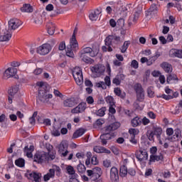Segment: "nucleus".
<instances>
[{
    "mask_svg": "<svg viewBox=\"0 0 182 182\" xmlns=\"http://www.w3.org/2000/svg\"><path fill=\"white\" fill-rule=\"evenodd\" d=\"M46 149L48 151V152H46L47 154H54L53 152H52V150H53V146H52L50 144H46Z\"/></svg>",
    "mask_w": 182,
    "mask_h": 182,
    "instance_id": "49",
    "label": "nucleus"
},
{
    "mask_svg": "<svg viewBox=\"0 0 182 182\" xmlns=\"http://www.w3.org/2000/svg\"><path fill=\"white\" fill-rule=\"evenodd\" d=\"M66 170H67L68 174H69L70 176H75V174H77L76 173L75 168L72 166H67Z\"/></svg>",
    "mask_w": 182,
    "mask_h": 182,
    "instance_id": "42",
    "label": "nucleus"
},
{
    "mask_svg": "<svg viewBox=\"0 0 182 182\" xmlns=\"http://www.w3.org/2000/svg\"><path fill=\"white\" fill-rule=\"evenodd\" d=\"M46 28L48 35H53V33H55L56 26L53 23L48 22L46 25Z\"/></svg>",
    "mask_w": 182,
    "mask_h": 182,
    "instance_id": "29",
    "label": "nucleus"
},
{
    "mask_svg": "<svg viewBox=\"0 0 182 182\" xmlns=\"http://www.w3.org/2000/svg\"><path fill=\"white\" fill-rule=\"evenodd\" d=\"M146 136L149 140V141H154V136H156L153 131L148 130L146 132Z\"/></svg>",
    "mask_w": 182,
    "mask_h": 182,
    "instance_id": "43",
    "label": "nucleus"
},
{
    "mask_svg": "<svg viewBox=\"0 0 182 182\" xmlns=\"http://www.w3.org/2000/svg\"><path fill=\"white\" fill-rule=\"evenodd\" d=\"M127 174L132 176V177H134V176H136V170L133 168H129Z\"/></svg>",
    "mask_w": 182,
    "mask_h": 182,
    "instance_id": "58",
    "label": "nucleus"
},
{
    "mask_svg": "<svg viewBox=\"0 0 182 182\" xmlns=\"http://www.w3.org/2000/svg\"><path fill=\"white\" fill-rule=\"evenodd\" d=\"M122 126L120 122H112L102 128L103 134H101V136H103V137L107 141V140H112V139H114L115 134L114 132L115 130H117Z\"/></svg>",
    "mask_w": 182,
    "mask_h": 182,
    "instance_id": "1",
    "label": "nucleus"
},
{
    "mask_svg": "<svg viewBox=\"0 0 182 182\" xmlns=\"http://www.w3.org/2000/svg\"><path fill=\"white\" fill-rule=\"evenodd\" d=\"M24 176L26 177L28 180L33 179V181L35 182L42 181V173L28 169L26 173L24 174Z\"/></svg>",
    "mask_w": 182,
    "mask_h": 182,
    "instance_id": "6",
    "label": "nucleus"
},
{
    "mask_svg": "<svg viewBox=\"0 0 182 182\" xmlns=\"http://www.w3.org/2000/svg\"><path fill=\"white\" fill-rule=\"evenodd\" d=\"M22 21L18 18H12L9 21V28L8 31H15L22 25Z\"/></svg>",
    "mask_w": 182,
    "mask_h": 182,
    "instance_id": "12",
    "label": "nucleus"
},
{
    "mask_svg": "<svg viewBox=\"0 0 182 182\" xmlns=\"http://www.w3.org/2000/svg\"><path fill=\"white\" fill-rule=\"evenodd\" d=\"M11 38H12L11 31L8 30L6 26H3L0 31V42H8Z\"/></svg>",
    "mask_w": 182,
    "mask_h": 182,
    "instance_id": "9",
    "label": "nucleus"
},
{
    "mask_svg": "<svg viewBox=\"0 0 182 182\" xmlns=\"http://www.w3.org/2000/svg\"><path fill=\"white\" fill-rule=\"evenodd\" d=\"M129 169L126 165H122L119 168V176L120 177H126L127 176Z\"/></svg>",
    "mask_w": 182,
    "mask_h": 182,
    "instance_id": "33",
    "label": "nucleus"
},
{
    "mask_svg": "<svg viewBox=\"0 0 182 182\" xmlns=\"http://www.w3.org/2000/svg\"><path fill=\"white\" fill-rule=\"evenodd\" d=\"M103 166L106 168H109V167H112V162L110 161V160L106 159L103 161Z\"/></svg>",
    "mask_w": 182,
    "mask_h": 182,
    "instance_id": "57",
    "label": "nucleus"
},
{
    "mask_svg": "<svg viewBox=\"0 0 182 182\" xmlns=\"http://www.w3.org/2000/svg\"><path fill=\"white\" fill-rule=\"evenodd\" d=\"M110 180L112 182H119V169L116 166L110 169Z\"/></svg>",
    "mask_w": 182,
    "mask_h": 182,
    "instance_id": "17",
    "label": "nucleus"
},
{
    "mask_svg": "<svg viewBox=\"0 0 182 182\" xmlns=\"http://www.w3.org/2000/svg\"><path fill=\"white\" fill-rule=\"evenodd\" d=\"M117 25L119 28H123L124 26V18H121L117 20Z\"/></svg>",
    "mask_w": 182,
    "mask_h": 182,
    "instance_id": "53",
    "label": "nucleus"
},
{
    "mask_svg": "<svg viewBox=\"0 0 182 182\" xmlns=\"http://www.w3.org/2000/svg\"><path fill=\"white\" fill-rule=\"evenodd\" d=\"M128 133L129 134L131 137L129 139L130 143L135 145L137 144V139H136V136H137V134L140 133V131L139 130V129L130 128L129 129Z\"/></svg>",
    "mask_w": 182,
    "mask_h": 182,
    "instance_id": "14",
    "label": "nucleus"
},
{
    "mask_svg": "<svg viewBox=\"0 0 182 182\" xmlns=\"http://www.w3.org/2000/svg\"><path fill=\"white\" fill-rule=\"evenodd\" d=\"M103 147L104 146H95L94 147V151L98 154L103 153Z\"/></svg>",
    "mask_w": 182,
    "mask_h": 182,
    "instance_id": "60",
    "label": "nucleus"
},
{
    "mask_svg": "<svg viewBox=\"0 0 182 182\" xmlns=\"http://www.w3.org/2000/svg\"><path fill=\"white\" fill-rule=\"evenodd\" d=\"M133 106H134V109H135L136 110H143V107H141L140 106V105L139 104V102H137V101H136L135 102H134Z\"/></svg>",
    "mask_w": 182,
    "mask_h": 182,
    "instance_id": "63",
    "label": "nucleus"
},
{
    "mask_svg": "<svg viewBox=\"0 0 182 182\" xmlns=\"http://www.w3.org/2000/svg\"><path fill=\"white\" fill-rule=\"evenodd\" d=\"M56 156L55 154H49L45 151L36 152L34 155L35 163H38V164H46L49 163V161H52V160H55Z\"/></svg>",
    "mask_w": 182,
    "mask_h": 182,
    "instance_id": "3",
    "label": "nucleus"
},
{
    "mask_svg": "<svg viewBox=\"0 0 182 182\" xmlns=\"http://www.w3.org/2000/svg\"><path fill=\"white\" fill-rule=\"evenodd\" d=\"M18 96V92H10L8 95V101L10 105H12L14 99L16 98Z\"/></svg>",
    "mask_w": 182,
    "mask_h": 182,
    "instance_id": "35",
    "label": "nucleus"
},
{
    "mask_svg": "<svg viewBox=\"0 0 182 182\" xmlns=\"http://www.w3.org/2000/svg\"><path fill=\"white\" fill-rule=\"evenodd\" d=\"M37 86L38 87V92H50L52 90L49 85L45 84L43 82H37Z\"/></svg>",
    "mask_w": 182,
    "mask_h": 182,
    "instance_id": "21",
    "label": "nucleus"
},
{
    "mask_svg": "<svg viewBox=\"0 0 182 182\" xmlns=\"http://www.w3.org/2000/svg\"><path fill=\"white\" fill-rule=\"evenodd\" d=\"M161 68H162L166 73H171V72H173V66L167 62L162 63L161 64Z\"/></svg>",
    "mask_w": 182,
    "mask_h": 182,
    "instance_id": "24",
    "label": "nucleus"
},
{
    "mask_svg": "<svg viewBox=\"0 0 182 182\" xmlns=\"http://www.w3.org/2000/svg\"><path fill=\"white\" fill-rule=\"evenodd\" d=\"M33 18H34L35 23H38V25H41L42 22H43V21L42 20V15H41V14H35L33 16Z\"/></svg>",
    "mask_w": 182,
    "mask_h": 182,
    "instance_id": "39",
    "label": "nucleus"
},
{
    "mask_svg": "<svg viewBox=\"0 0 182 182\" xmlns=\"http://www.w3.org/2000/svg\"><path fill=\"white\" fill-rule=\"evenodd\" d=\"M156 14H157V6L155 4H153L146 11V16H153Z\"/></svg>",
    "mask_w": 182,
    "mask_h": 182,
    "instance_id": "26",
    "label": "nucleus"
},
{
    "mask_svg": "<svg viewBox=\"0 0 182 182\" xmlns=\"http://www.w3.org/2000/svg\"><path fill=\"white\" fill-rule=\"evenodd\" d=\"M105 101L107 102V103L109 104V106L112 105H114V98H113V97L112 96H107L105 98Z\"/></svg>",
    "mask_w": 182,
    "mask_h": 182,
    "instance_id": "52",
    "label": "nucleus"
},
{
    "mask_svg": "<svg viewBox=\"0 0 182 182\" xmlns=\"http://www.w3.org/2000/svg\"><path fill=\"white\" fill-rule=\"evenodd\" d=\"M105 46H108V52H112L113 48L116 49V48H119L122 43H123V39L116 34L109 35L106 37L105 40Z\"/></svg>",
    "mask_w": 182,
    "mask_h": 182,
    "instance_id": "2",
    "label": "nucleus"
},
{
    "mask_svg": "<svg viewBox=\"0 0 182 182\" xmlns=\"http://www.w3.org/2000/svg\"><path fill=\"white\" fill-rule=\"evenodd\" d=\"M136 102H143L144 100V92H136Z\"/></svg>",
    "mask_w": 182,
    "mask_h": 182,
    "instance_id": "40",
    "label": "nucleus"
},
{
    "mask_svg": "<svg viewBox=\"0 0 182 182\" xmlns=\"http://www.w3.org/2000/svg\"><path fill=\"white\" fill-rule=\"evenodd\" d=\"M166 94H160L159 95H156V97L164 99V100H171V99H174V97H178V92H166Z\"/></svg>",
    "mask_w": 182,
    "mask_h": 182,
    "instance_id": "16",
    "label": "nucleus"
},
{
    "mask_svg": "<svg viewBox=\"0 0 182 182\" xmlns=\"http://www.w3.org/2000/svg\"><path fill=\"white\" fill-rule=\"evenodd\" d=\"M139 16H140V11H135L134 14L129 17V19L128 20V25L129 26H132L134 23H136L137 22V20L139 19Z\"/></svg>",
    "mask_w": 182,
    "mask_h": 182,
    "instance_id": "22",
    "label": "nucleus"
},
{
    "mask_svg": "<svg viewBox=\"0 0 182 182\" xmlns=\"http://www.w3.org/2000/svg\"><path fill=\"white\" fill-rule=\"evenodd\" d=\"M154 134L156 135V139H161V134H163V129L161 127L154 126L153 127Z\"/></svg>",
    "mask_w": 182,
    "mask_h": 182,
    "instance_id": "25",
    "label": "nucleus"
},
{
    "mask_svg": "<svg viewBox=\"0 0 182 182\" xmlns=\"http://www.w3.org/2000/svg\"><path fill=\"white\" fill-rule=\"evenodd\" d=\"M21 12H33V8L29 4H23V6L21 8Z\"/></svg>",
    "mask_w": 182,
    "mask_h": 182,
    "instance_id": "34",
    "label": "nucleus"
},
{
    "mask_svg": "<svg viewBox=\"0 0 182 182\" xmlns=\"http://www.w3.org/2000/svg\"><path fill=\"white\" fill-rule=\"evenodd\" d=\"M86 130L83 128H80L77 129L73 134V139H77L83 136L84 133H85Z\"/></svg>",
    "mask_w": 182,
    "mask_h": 182,
    "instance_id": "32",
    "label": "nucleus"
},
{
    "mask_svg": "<svg viewBox=\"0 0 182 182\" xmlns=\"http://www.w3.org/2000/svg\"><path fill=\"white\" fill-rule=\"evenodd\" d=\"M106 112V107H102L97 112V116L100 117H103L105 116Z\"/></svg>",
    "mask_w": 182,
    "mask_h": 182,
    "instance_id": "45",
    "label": "nucleus"
},
{
    "mask_svg": "<svg viewBox=\"0 0 182 182\" xmlns=\"http://www.w3.org/2000/svg\"><path fill=\"white\" fill-rule=\"evenodd\" d=\"M58 49L60 50H65V49H66V43H65V41H62L60 43Z\"/></svg>",
    "mask_w": 182,
    "mask_h": 182,
    "instance_id": "61",
    "label": "nucleus"
},
{
    "mask_svg": "<svg viewBox=\"0 0 182 182\" xmlns=\"http://www.w3.org/2000/svg\"><path fill=\"white\" fill-rule=\"evenodd\" d=\"M131 125L132 127H137L139 126H141V119L138 116L134 117L131 120Z\"/></svg>",
    "mask_w": 182,
    "mask_h": 182,
    "instance_id": "31",
    "label": "nucleus"
},
{
    "mask_svg": "<svg viewBox=\"0 0 182 182\" xmlns=\"http://www.w3.org/2000/svg\"><path fill=\"white\" fill-rule=\"evenodd\" d=\"M132 4H127V6H122L121 2L114 3L112 6L114 12H117L124 17L127 16V12L130 11Z\"/></svg>",
    "mask_w": 182,
    "mask_h": 182,
    "instance_id": "5",
    "label": "nucleus"
},
{
    "mask_svg": "<svg viewBox=\"0 0 182 182\" xmlns=\"http://www.w3.org/2000/svg\"><path fill=\"white\" fill-rule=\"evenodd\" d=\"M16 73H18V69L14 67H10L4 72L2 79L6 80L7 79H9V77L16 76Z\"/></svg>",
    "mask_w": 182,
    "mask_h": 182,
    "instance_id": "10",
    "label": "nucleus"
},
{
    "mask_svg": "<svg viewBox=\"0 0 182 182\" xmlns=\"http://www.w3.org/2000/svg\"><path fill=\"white\" fill-rule=\"evenodd\" d=\"M101 68L102 65H96L91 68V71H92L93 73H102V70L100 69Z\"/></svg>",
    "mask_w": 182,
    "mask_h": 182,
    "instance_id": "41",
    "label": "nucleus"
},
{
    "mask_svg": "<svg viewBox=\"0 0 182 182\" xmlns=\"http://www.w3.org/2000/svg\"><path fill=\"white\" fill-rule=\"evenodd\" d=\"M102 14V11H99V9H96L94 11L91 12L89 15V18L90 21H97V18H99V15Z\"/></svg>",
    "mask_w": 182,
    "mask_h": 182,
    "instance_id": "28",
    "label": "nucleus"
},
{
    "mask_svg": "<svg viewBox=\"0 0 182 182\" xmlns=\"http://www.w3.org/2000/svg\"><path fill=\"white\" fill-rule=\"evenodd\" d=\"M116 96H119L121 99H124L126 97V92H115Z\"/></svg>",
    "mask_w": 182,
    "mask_h": 182,
    "instance_id": "59",
    "label": "nucleus"
},
{
    "mask_svg": "<svg viewBox=\"0 0 182 182\" xmlns=\"http://www.w3.org/2000/svg\"><path fill=\"white\" fill-rule=\"evenodd\" d=\"M102 174L103 171L102 170V168L99 166H96L92 170H87V176L90 177L91 181L103 182V179L102 178Z\"/></svg>",
    "mask_w": 182,
    "mask_h": 182,
    "instance_id": "4",
    "label": "nucleus"
},
{
    "mask_svg": "<svg viewBox=\"0 0 182 182\" xmlns=\"http://www.w3.org/2000/svg\"><path fill=\"white\" fill-rule=\"evenodd\" d=\"M77 178H79V175L77 174H75L74 176H70L69 182H80Z\"/></svg>",
    "mask_w": 182,
    "mask_h": 182,
    "instance_id": "51",
    "label": "nucleus"
},
{
    "mask_svg": "<svg viewBox=\"0 0 182 182\" xmlns=\"http://www.w3.org/2000/svg\"><path fill=\"white\" fill-rule=\"evenodd\" d=\"M73 76L75 80V83H77L78 86L83 85V74L82 73V68L75 67L73 70Z\"/></svg>",
    "mask_w": 182,
    "mask_h": 182,
    "instance_id": "7",
    "label": "nucleus"
},
{
    "mask_svg": "<svg viewBox=\"0 0 182 182\" xmlns=\"http://www.w3.org/2000/svg\"><path fill=\"white\" fill-rule=\"evenodd\" d=\"M68 46H69V48H70L73 50H76V49H78L79 44H77V41H76V36L75 34H73L70 45Z\"/></svg>",
    "mask_w": 182,
    "mask_h": 182,
    "instance_id": "23",
    "label": "nucleus"
},
{
    "mask_svg": "<svg viewBox=\"0 0 182 182\" xmlns=\"http://www.w3.org/2000/svg\"><path fill=\"white\" fill-rule=\"evenodd\" d=\"M38 99L40 100V102H42V103H45L48 99H52L53 96L52 94H48V92H38Z\"/></svg>",
    "mask_w": 182,
    "mask_h": 182,
    "instance_id": "18",
    "label": "nucleus"
},
{
    "mask_svg": "<svg viewBox=\"0 0 182 182\" xmlns=\"http://www.w3.org/2000/svg\"><path fill=\"white\" fill-rule=\"evenodd\" d=\"M85 86L88 87L86 88L87 92H93V90H92V87H93V83H92V81H90V80L85 79Z\"/></svg>",
    "mask_w": 182,
    "mask_h": 182,
    "instance_id": "36",
    "label": "nucleus"
},
{
    "mask_svg": "<svg viewBox=\"0 0 182 182\" xmlns=\"http://www.w3.org/2000/svg\"><path fill=\"white\" fill-rule=\"evenodd\" d=\"M79 57L80 58L82 62L85 63H93V60L90 57L86 55L85 53H79Z\"/></svg>",
    "mask_w": 182,
    "mask_h": 182,
    "instance_id": "30",
    "label": "nucleus"
},
{
    "mask_svg": "<svg viewBox=\"0 0 182 182\" xmlns=\"http://www.w3.org/2000/svg\"><path fill=\"white\" fill-rule=\"evenodd\" d=\"M174 54L176 58H182V50H177L175 51Z\"/></svg>",
    "mask_w": 182,
    "mask_h": 182,
    "instance_id": "64",
    "label": "nucleus"
},
{
    "mask_svg": "<svg viewBox=\"0 0 182 182\" xmlns=\"http://www.w3.org/2000/svg\"><path fill=\"white\" fill-rule=\"evenodd\" d=\"M54 170H55V173L57 176V177H60V175L62 174V170L60 169V167L55 165L54 166Z\"/></svg>",
    "mask_w": 182,
    "mask_h": 182,
    "instance_id": "48",
    "label": "nucleus"
},
{
    "mask_svg": "<svg viewBox=\"0 0 182 182\" xmlns=\"http://www.w3.org/2000/svg\"><path fill=\"white\" fill-rule=\"evenodd\" d=\"M134 89L135 92H142L143 91V87H141V84L140 83H136L134 86Z\"/></svg>",
    "mask_w": 182,
    "mask_h": 182,
    "instance_id": "54",
    "label": "nucleus"
},
{
    "mask_svg": "<svg viewBox=\"0 0 182 182\" xmlns=\"http://www.w3.org/2000/svg\"><path fill=\"white\" fill-rule=\"evenodd\" d=\"M141 122L144 126H147L149 123H150V119H149L147 117H144L142 119H141Z\"/></svg>",
    "mask_w": 182,
    "mask_h": 182,
    "instance_id": "62",
    "label": "nucleus"
},
{
    "mask_svg": "<svg viewBox=\"0 0 182 182\" xmlns=\"http://www.w3.org/2000/svg\"><path fill=\"white\" fill-rule=\"evenodd\" d=\"M129 45H130V41H125L124 43L123 46L121 48L122 53H126V50H127Z\"/></svg>",
    "mask_w": 182,
    "mask_h": 182,
    "instance_id": "44",
    "label": "nucleus"
},
{
    "mask_svg": "<svg viewBox=\"0 0 182 182\" xmlns=\"http://www.w3.org/2000/svg\"><path fill=\"white\" fill-rule=\"evenodd\" d=\"M77 170L78 173L83 174V173L86 171V166H85V164H82V161H80V164L77 166Z\"/></svg>",
    "mask_w": 182,
    "mask_h": 182,
    "instance_id": "37",
    "label": "nucleus"
},
{
    "mask_svg": "<svg viewBox=\"0 0 182 182\" xmlns=\"http://www.w3.org/2000/svg\"><path fill=\"white\" fill-rule=\"evenodd\" d=\"M80 53H84L86 55V53H89L90 56L91 58H95V56H97L99 54V48H92L90 47H85L84 48Z\"/></svg>",
    "mask_w": 182,
    "mask_h": 182,
    "instance_id": "15",
    "label": "nucleus"
},
{
    "mask_svg": "<svg viewBox=\"0 0 182 182\" xmlns=\"http://www.w3.org/2000/svg\"><path fill=\"white\" fill-rule=\"evenodd\" d=\"M15 164L17 167H25V159L19 158L15 161Z\"/></svg>",
    "mask_w": 182,
    "mask_h": 182,
    "instance_id": "38",
    "label": "nucleus"
},
{
    "mask_svg": "<svg viewBox=\"0 0 182 182\" xmlns=\"http://www.w3.org/2000/svg\"><path fill=\"white\" fill-rule=\"evenodd\" d=\"M131 68H133L134 69H139V62L136 60H133L131 62Z\"/></svg>",
    "mask_w": 182,
    "mask_h": 182,
    "instance_id": "56",
    "label": "nucleus"
},
{
    "mask_svg": "<svg viewBox=\"0 0 182 182\" xmlns=\"http://www.w3.org/2000/svg\"><path fill=\"white\" fill-rule=\"evenodd\" d=\"M91 164L93 166H97L99 164V160H97V156L93 155L91 159Z\"/></svg>",
    "mask_w": 182,
    "mask_h": 182,
    "instance_id": "50",
    "label": "nucleus"
},
{
    "mask_svg": "<svg viewBox=\"0 0 182 182\" xmlns=\"http://www.w3.org/2000/svg\"><path fill=\"white\" fill-rule=\"evenodd\" d=\"M80 102H81L80 96L71 97L63 101V106L64 107H75L79 105Z\"/></svg>",
    "mask_w": 182,
    "mask_h": 182,
    "instance_id": "8",
    "label": "nucleus"
},
{
    "mask_svg": "<svg viewBox=\"0 0 182 182\" xmlns=\"http://www.w3.org/2000/svg\"><path fill=\"white\" fill-rule=\"evenodd\" d=\"M50 50H52V46L49 43H44L37 48L36 52L39 53V55L44 56L45 55H48Z\"/></svg>",
    "mask_w": 182,
    "mask_h": 182,
    "instance_id": "11",
    "label": "nucleus"
},
{
    "mask_svg": "<svg viewBox=\"0 0 182 182\" xmlns=\"http://www.w3.org/2000/svg\"><path fill=\"white\" fill-rule=\"evenodd\" d=\"M78 105L75 107H74L73 109H71V113L73 114H78V113H83L85 110H86V106L87 104L85 102H80Z\"/></svg>",
    "mask_w": 182,
    "mask_h": 182,
    "instance_id": "13",
    "label": "nucleus"
},
{
    "mask_svg": "<svg viewBox=\"0 0 182 182\" xmlns=\"http://www.w3.org/2000/svg\"><path fill=\"white\" fill-rule=\"evenodd\" d=\"M135 156L139 161H143L149 159V154H147V151H146L139 150V152L135 154Z\"/></svg>",
    "mask_w": 182,
    "mask_h": 182,
    "instance_id": "20",
    "label": "nucleus"
},
{
    "mask_svg": "<svg viewBox=\"0 0 182 182\" xmlns=\"http://www.w3.org/2000/svg\"><path fill=\"white\" fill-rule=\"evenodd\" d=\"M66 55L68 56V58H73V56H75V54L73 53V50L69 46H67Z\"/></svg>",
    "mask_w": 182,
    "mask_h": 182,
    "instance_id": "46",
    "label": "nucleus"
},
{
    "mask_svg": "<svg viewBox=\"0 0 182 182\" xmlns=\"http://www.w3.org/2000/svg\"><path fill=\"white\" fill-rule=\"evenodd\" d=\"M124 77H125L123 74H118L113 79L112 83L114 85H116L117 86H119V85H120V83H122V80H124Z\"/></svg>",
    "mask_w": 182,
    "mask_h": 182,
    "instance_id": "27",
    "label": "nucleus"
},
{
    "mask_svg": "<svg viewBox=\"0 0 182 182\" xmlns=\"http://www.w3.org/2000/svg\"><path fill=\"white\" fill-rule=\"evenodd\" d=\"M105 82H96L95 84V87H102L103 90L107 87V86H110V77L106 76L105 77Z\"/></svg>",
    "mask_w": 182,
    "mask_h": 182,
    "instance_id": "19",
    "label": "nucleus"
},
{
    "mask_svg": "<svg viewBox=\"0 0 182 182\" xmlns=\"http://www.w3.org/2000/svg\"><path fill=\"white\" fill-rule=\"evenodd\" d=\"M19 85H14L9 87L8 92H18Z\"/></svg>",
    "mask_w": 182,
    "mask_h": 182,
    "instance_id": "55",
    "label": "nucleus"
},
{
    "mask_svg": "<svg viewBox=\"0 0 182 182\" xmlns=\"http://www.w3.org/2000/svg\"><path fill=\"white\" fill-rule=\"evenodd\" d=\"M171 80H178L177 75H176L174 74L169 75L167 77L166 82H167V83H171Z\"/></svg>",
    "mask_w": 182,
    "mask_h": 182,
    "instance_id": "47",
    "label": "nucleus"
}]
</instances>
